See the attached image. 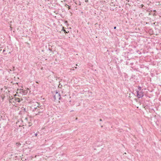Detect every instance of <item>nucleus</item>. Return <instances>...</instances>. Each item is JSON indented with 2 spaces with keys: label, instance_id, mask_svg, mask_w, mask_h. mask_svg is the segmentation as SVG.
<instances>
[{
  "label": "nucleus",
  "instance_id": "11",
  "mask_svg": "<svg viewBox=\"0 0 161 161\" xmlns=\"http://www.w3.org/2000/svg\"><path fill=\"white\" fill-rule=\"evenodd\" d=\"M141 6H142V7H143V5H142V4Z\"/></svg>",
  "mask_w": 161,
  "mask_h": 161
},
{
  "label": "nucleus",
  "instance_id": "8",
  "mask_svg": "<svg viewBox=\"0 0 161 161\" xmlns=\"http://www.w3.org/2000/svg\"><path fill=\"white\" fill-rule=\"evenodd\" d=\"M85 2L86 3H87L88 2V0H85Z\"/></svg>",
  "mask_w": 161,
  "mask_h": 161
},
{
  "label": "nucleus",
  "instance_id": "9",
  "mask_svg": "<svg viewBox=\"0 0 161 161\" xmlns=\"http://www.w3.org/2000/svg\"><path fill=\"white\" fill-rule=\"evenodd\" d=\"M114 29H115L116 28V26H115L114 27Z\"/></svg>",
  "mask_w": 161,
  "mask_h": 161
},
{
  "label": "nucleus",
  "instance_id": "13",
  "mask_svg": "<svg viewBox=\"0 0 161 161\" xmlns=\"http://www.w3.org/2000/svg\"><path fill=\"white\" fill-rule=\"evenodd\" d=\"M100 121H102V119H100Z\"/></svg>",
  "mask_w": 161,
  "mask_h": 161
},
{
  "label": "nucleus",
  "instance_id": "2",
  "mask_svg": "<svg viewBox=\"0 0 161 161\" xmlns=\"http://www.w3.org/2000/svg\"><path fill=\"white\" fill-rule=\"evenodd\" d=\"M54 97L55 100L57 101L59 100L61 98L60 94L58 93L57 92H56V94L54 96Z\"/></svg>",
  "mask_w": 161,
  "mask_h": 161
},
{
  "label": "nucleus",
  "instance_id": "14",
  "mask_svg": "<svg viewBox=\"0 0 161 161\" xmlns=\"http://www.w3.org/2000/svg\"><path fill=\"white\" fill-rule=\"evenodd\" d=\"M75 68L76 69L77 68V67H75Z\"/></svg>",
  "mask_w": 161,
  "mask_h": 161
},
{
  "label": "nucleus",
  "instance_id": "3",
  "mask_svg": "<svg viewBox=\"0 0 161 161\" xmlns=\"http://www.w3.org/2000/svg\"><path fill=\"white\" fill-rule=\"evenodd\" d=\"M137 95L138 98H140L142 97L143 96V92L142 91L140 92L138 91H136Z\"/></svg>",
  "mask_w": 161,
  "mask_h": 161
},
{
  "label": "nucleus",
  "instance_id": "16",
  "mask_svg": "<svg viewBox=\"0 0 161 161\" xmlns=\"http://www.w3.org/2000/svg\"><path fill=\"white\" fill-rule=\"evenodd\" d=\"M101 127H103V126H101Z\"/></svg>",
  "mask_w": 161,
  "mask_h": 161
},
{
  "label": "nucleus",
  "instance_id": "10",
  "mask_svg": "<svg viewBox=\"0 0 161 161\" xmlns=\"http://www.w3.org/2000/svg\"><path fill=\"white\" fill-rule=\"evenodd\" d=\"M37 133H36V134H35V136H37Z\"/></svg>",
  "mask_w": 161,
  "mask_h": 161
},
{
  "label": "nucleus",
  "instance_id": "1",
  "mask_svg": "<svg viewBox=\"0 0 161 161\" xmlns=\"http://www.w3.org/2000/svg\"><path fill=\"white\" fill-rule=\"evenodd\" d=\"M31 110L34 112H36L35 113L36 115H37L42 114L43 111V108L39 106L40 104L36 102L31 103Z\"/></svg>",
  "mask_w": 161,
  "mask_h": 161
},
{
  "label": "nucleus",
  "instance_id": "4",
  "mask_svg": "<svg viewBox=\"0 0 161 161\" xmlns=\"http://www.w3.org/2000/svg\"><path fill=\"white\" fill-rule=\"evenodd\" d=\"M13 100H13V101L14 102H18V103H19L20 102V99L19 98H13L12 99Z\"/></svg>",
  "mask_w": 161,
  "mask_h": 161
},
{
  "label": "nucleus",
  "instance_id": "6",
  "mask_svg": "<svg viewBox=\"0 0 161 161\" xmlns=\"http://www.w3.org/2000/svg\"><path fill=\"white\" fill-rule=\"evenodd\" d=\"M16 145L17 146L19 147L21 145V144L19 143H16Z\"/></svg>",
  "mask_w": 161,
  "mask_h": 161
},
{
  "label": "nucleus",
  "instance_id": "5",
  "mask_svg": "<svg viewBox=\"0 0 161 161\" xmlns=\"http://www.w3.org/2000/svg\"><path fill=\"white\" fill-rule=\"evenodd\" d=\"M141 89V87L140 86H138V90H136V91H140Z\"/></svg>",
  "mask_w": 161,
  "mask_h": 161
},
{
  "label": "nucleus",
  "instance_id": "12",
  "mask_svg": "<svg viewBox=\"0 0 161 161\" xmlns=\"http://www.w3.org/2000/svg\"><path fill=\"white\" fill-rule=\"evenodd\" d=\"M31 126V125H28V126L29 127Z\"/></svg>",
  "mask_w": 161,
  "mask_h": 161
},
{
  "label": "nucleus",
  "instance_id": "7",
  "mask_svg": "<svg viewBox=\"0 0 161 161\" xmlns=\"http://www.w3.org/2000/svg\"><path fill=\"white\" fill-rule=\"evenodd\" d=\"M65 6H66V7L68 6V7L69 8V9L70 8L68 6V5H67V4H65Z\"/></svg>",
  "mask_w": 161,
  "mask_h": 161
},
{
  "label": "nucleus",
  "instance_id": "15",
  "mask_svg": "<svg viewBox=\"0 0 161 161\" xmlns=\"http://www.w3.org/2000/svg\"><path fill=\"white\" fill-rule=\"evenodd\" d=\"M36 82L37 83H39V82H38L36 81Z\"/></svg>",
  "mask_w": 161,
  "mask_h": 161
}]
</instances>
